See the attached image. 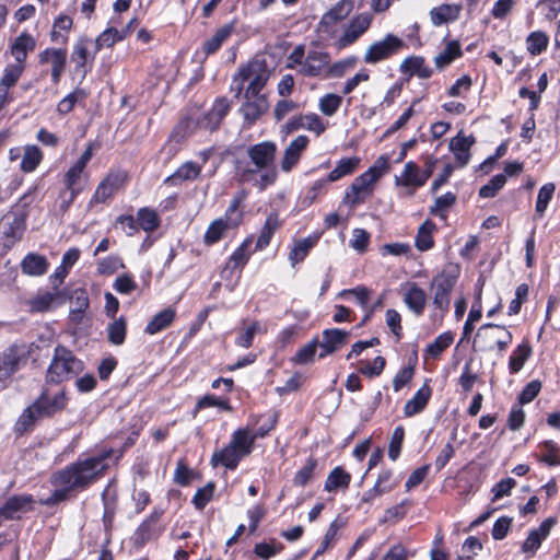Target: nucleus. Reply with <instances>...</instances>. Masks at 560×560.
<instances>
[{
    "mask_svg": "<svg viewBox=\"0 0 560 560\" xmlns=\"http://www.w3.org/2000/svg\"><path fill=\"white\" fill-rule=\"evenodd\" d=\"M112 452H104L96 456L78 460L55 472L51 483L55 491L46 499L40 500L43 505H55L68 499L70 492L82 490L96 481L107 469L105 460Z\"/></svg>",
    "mask_w": 560,
    "mask_h": 560,
    "instance_id": "nucleus-1",
    "label": "nucleus"
},
{
    "mask_svg": "<svg viewBox=\"0 0 560 560\" xmlns=\"http://www.w3.org/2000/svg\"><path fill=\"white\" fill-rule=\"evenodd\" d=\"M277 145L273 142H261L248 149L249 162L240 168V178L260 190L273 184L278 177L275 165Z\"/></svg>",
    "mask_w": 560,
    "mask_h": 560,
    "instance_id": "nucleus-2",
    "label": "nucleus"
},
{
    "mask_svg": "<svg viewBox=\"0 0 560 560\" xmlns=\"http://www.w3.org/2000/svg\"><path fill=\"white\" fill-rule=\"evenodd\" d=\"M276 63L272 55L268 52L256 55L248 63L242 66L233 77L231 90L238 97L245 90V98L260 95V90L268 81Z\"/></svg>",
    "mask_w": 560,
    "mask_h": 560,
    "instance_id": "nucleus-3",
    "label": "nucleus"
},
{
    "mask_svg": "<svg viewBox=\"0 0 560 560\" xmlns=\"http://www.w3.org/2000/svg\"><path fill=\"white\" fill-rule=\"evenodd\" d=\"M67 405L68 397L65 388L51 392L46 387L33 405L20 416L15 429L19 433H24L28 431L37 420L51 417L56 412L63 410Z\"/></svg>",
    "mask_w": 560,
    "mask_h": 560,
    "instance_id": "nucleus-4",
    "label": "nucleus"
},
{
    "mask_svg": "<svg viewBox=\"0 0 560 560\" xmlns=\"http://www.w3.org/2000/svg\"><path fill=\"white\" fill-rule=\"evenodd\" d=\"M83 370V362L69 349L59 345L55 348L51 362L47 369L46 382L48 384H59L74 377Z\"/></svg>",
    "mask_w": 560,
    "mask_h": 560,
    "instance_id": "nucleus-5",
    "label": "nucleus"
},
{
    "mask_svg": "<svg viewBox=\"0 0 560 560\" xmlns=\"http://www.w3.org/2000/svg\"><path fill=\"white\" fill-rule=\"evenodd\" d=\"M458 277V267L448 265L435 275L430 283V288L433 291L432 304L442 314L447 313L450 310L451 293L457 283Z\"/></svg>",
    "mask_w": 560,
    "mask_h": 560,
    "instance_id": "nucleus-6",
    "label": "nucleus"
},
{
    "mask_svg": "<svg viewBox=\"0 0 560 560\" xmlns=\"http://www.w3.org/2000/svg\"><path fill=\"white\" fill-rule=\"evenodd\" d=\"M405 47V43L398 36L388 33L382 39L373 42L365 50L363 61L376 65L390 59Z\"/></svg>",
    "mask_w": 560,
    "mask_h": 560,
    "instance_id": "nucleus-7",
    "label": "nucleus"
},
{
    "mask_svg": "<svg viewBox=\"0 0 560 560\" xmlns=\"http://www.w3.org/2000/svg\"><path fill=\"white\" fill-rule=\"evenodd\" d=\"M373 15L370 12H363L354 15L343 27L342 34L336 40L338 49H345L353 45L371 27Z\"/></svg>",
    "mask_w": 560,
    "mask_h": 560,
    "instance_id": "nucleus-8",
    "label": "nucleus"
},
{
    "mask_svg": "<svg viewBox=\"0 0 560 560\" xmlns=\"http://www.w3.org/2000/svg\"><path fill=\"white\" fill-rule=\"evenodd\" d=\"M375 183V176L366 172L362 173L354 178L351 186L346 190L343 202L350 207L364 203L372 196Z\"/></svg>",
    "mask_w": 560,
    "mask_h": 560,
    "instance_id": "nucleus-9",
    "label": "nucleus"
},
{
    "mask_svg": "<svg viewBox=\"0 0 560 560\" xmlns=\"http://www.w3.org/2000/svg\"><path fill=\"white\" fill-rule=\"evenodd\" d=\"M556 524V517H548L544 520L538 527L532 528L528 532L526 539L521 545V551L526 555L527 559L536 555L542 541L548 538Z\"/></svg>",
    "mask_w": 560,
    "mask_h": 560,
    "instance_id": "nucleus-10",
    "label": "nucleus"
},
{
    "mask_svg": "<svg viewBox=\"0 0 560 560\" xmlns=\"http://www.w3.org/2000/svg\"><path fill=\"white\" fill-rule=\"evenodd\" d=\"M91 39L80 38L73 46L70 60L74 63L73 73L80 78V82L84 80L91 69L95 51L91 54L89 50Z\"/></svg>",
    "mask_w": 560,
    "mask_h": 560,
    "instance_id": "nucleus-11",
    "label": "nucleus"
},
{
    "mask_svg": "<svg viewBox=\"0 0 560 560\" xmlns=\"http://www.w3.org/2000/svg\"><path fill=\"white\" fill-rule=\"evenodd\" d=\"M402 302L416 317L423 315L428 303V296L423 288L417 282H406L401 287Z\"/></svg>",
    "mask_w": 560,
    "mask_h": 560,
    "instance_id": "nucleus-12",
    "label": "nucleus"
},
{
    "mask_svg": "<svg viewBox=\"0 0 560 560\" xmlns=\"http://www.w3.org/2000/svg\"><path fill=\"white\" fill-rule=\"evenodd\" d=\"M26 215L27 213L24 206H15L3 215L1 224L4 228L3 233L7 237H11L14 241L22 237L25 230Z\"/></svg>",
    "mask_w": 560,
    "mask_h": 560,
    "instance_id": "nucleus-13",
    "label": "nucleus"
},
{
    "mask_svg": "<svg viewBox=\"0 0 560 560\" xmlns=\"http://www.w3.org/2000/svg\"><path fill=\"white\" fill-rule=\"evenodd\" d=\"M354 0H339L320 19L318 30L322 33H330L331 27L345 20L353 10Z\"/></svg>",
    "mask_w": 560,
    "mask_h": 560,
    "instance_id": "nucleus-14",
    "label": "nucleus"
},
{
    "mask_svg": "<svg viewBox=\"0 0 560 560\" xmlns=\"http://www.w3.org/2000/svg\"><path fill=\"white\" fill-rule=\"evenodd\" d=\"M126 179L125 172H109L98 184L92 200L97 203L105 202L125 184Z\"/></svg>",
    "mask_w": 560,
    "mask_h": 560,
    "instance_id": "nucleus-15",
    "label": "nucleus"
},
{
    "mask_svg": "<svg viewBox=\"0 0 560 560\" xmlns=\"http://www.w3.org/2000/svg\"><path fill=\"white\" fill-rule=\"evenodd\" d=\"M350 336L349 331L339 328L325 329L322 334V341L318 343L322 351L319 358H325L341 348Z\"/></svg>",
    "mask_w": 560,
    "mask_h": 560,
    "instance_id": "nucleus-16",
    "label": "nucleus"
},
{
    "mask_svg": "<svg viewBox=\"0 0 560 560\" xmlns=\"http://www.w3.org/2000/svg\"><path fill=\"white\" fill-rule=\"evenodd\" d=\"M230 110V103L226 98H218L212 108L198 119V126L202 129L213 131L219 128L222 119Z\"/></svg>",
    "mask_w": 560,
    "mask_h": 560,
    "instance_id": "nucleus-17",
    "label": "nucleus"
},
{
    "mask_svg": "<svg viewBox=\"0 0 560 560\" xmlns=\"http://www.w3.org/2000/svg\"><path fill=\"white\" fill-rule=\"evenodd\" d=\"M308 141L306 136L300 135L290 142L282 156V172H290L296 166L302 153L308 145Z\"/></svg>",
    "mask_w": 560,
    "mask_h": 560,
    "instance_id": "nucleus-18",
    "label": "nucleus"
},
{
    "mask_svg": "<svg viewBox=\"0 0 560 560\" xmlns=\"http://www.w3.org/2000/svg\"><path fill=\"white\" fill-rule=\"evenodd\" d=\"M429 179L428 174H422L420 167L412 161L405 164L400 176L395 177V184L404 187H422Z\"/></svg>",
    "mask_w": 560,
    "mask_h": 560,
    "instance_id": "nucleus-19",
    "label": "nucleus"
},
{
    "mask_svg": "<svg viewBox=\"0 0 560 560\" xmlns=\"http://www.w3.org/2000/svg\"><path fill=\"white\" fill-rule=\"evenodd\" d=\"M67 59L66 49L58 48H47L43 52L39 54V61L42 63L50 62L51 63V79L54 83H58L60 77L65 70Z\"/></svg>",
    "mask_w": 560,
    "mask_h": 560,
    "instance_id": "nucleus-20",
    "label": "nucleus"
},
{
    "mask_svg": "<svg viewBox=\"0 0 560 560\" xmlns=\"http://www.w3.org/2000/svg\"><path fill=\"white\" fill-rule=\"evenodd\" d=\"M329 62L330 56L328 52L312 50L302 65V72L308 77H318L328 67Z\"/></svg>",
    "mask_w": 560,
    "mask_h": 560,
    "instance_id": "nucleus-21",
    "label": "nucleus"
},
{
    "mask_svg": "<svg viewBox=\"0 0 560 560\" xmlns=\"http://www.w3.org/2000/svg\"><path fill=\"white\" fill-rule=\"evenodd\" d=\"M474 143L475 138L472 136L466 137L463 136L462 132L451 139L448 147L459 167H464L469 163L470 148Z\"/></svg>",
    "mask_w": 560,
    "mask_h": 560,
    "instance_id": "nucleus-22",
    "label": "nucleus"
},
{
    "mask_svg": "<svg viewBox=\"0 0 560 560\" xmlns=\"http://www.w3.org/2000/svg\"><path fill=\"white\" fill-rule=\"evenodd\" d=\"M432 396L431 387L424 383L416 394L405 404L404 415L413 417L424 410Z\"/></svg>",
    "mask_w": 560,
    "mask_h": 560,
    "instance_id": "nucleus-23",
    "label": "nucleus"
},
{
    "mask_svg": "<svg viewBox=\"0 0 560 560\" xmlns=\"http://www.w3.org/2000/svg\"><path fill=\"white\" fill-rule=\"evenodd\" d=\"M460 4L443 3L431 9L430 19L434 26H441L443 24L456 21L460 15Z\"/></svg>",
    "mask_w": 560,
    "mask_h": 560,
    "instance_id": "nucleus-24",
    "label": "nucleus"
},
{
    "mask_svg": "<svg viewBox=\"0 0 560 560\" xmlns=\"http://www.w3.org/2000/svg\"><path fill=\"white\" fill-rule=\"evenodd\" d=\"M269 103L265 95H256L245 98V103L241 108L244 119L248 124L255 122L260 115L267 112Z\"/></svg>",
    "mask_w": 560,
    "mask_h": 560,
    "instance_id": "nucleus-25",
    "label": "nucleus"
},
{
    "mask_svg": "<svg viewBox=\"0 0 560 560\" xmlns=\"http://www.w3.org/2000/svg\"><path fill=\"white\" fill-rule=\"evenodd\" d=\"M20 359L19 349L15 346L0 353V382L8 380L19 370Z\"/></svg>",
    "mask_w": 560,
    "mask_h": 560,
    "instance_id": "nucleus-26",
    "label": "nucleus"
},
{
    "mask_svg": "<svg viewBox=\"0 0 560 560\" xmlns=\"http://www.w3.org/2000/svg\"><path fill=\"white\" fill-rule=\"evenodd\" d=\"M399 70L409 77L417 75L420 79H429L433 74L432 68L425 63L422 56H410L402 60Z\"/></svg>",
    "mask_w": 560,
    "mask_h": 560,
    "instance_id": "nucleus-27",
    "label": "nucleus"
},
{
    "mask_svg": "<svg viewBox=\"0 0 560 560\" xmlns=\"http://www.w3.org/2000/svg\"><path fill=\"white\" fill-rule=\"evenodd\" d=\"M35 39L27 33L19 35L11 45V54L18 63L24 65L27 54L35 49Z\"/></svg>",
    "mask_w": 560,
    "mask_h": 560,
    "instance_id": "nucleus-28",
    "label": "nucleus"
},
{
    "mask_svg": "<svg viewBox=\"0 0 560 560\" xmlns=\"http://www.w3.org/2000/svg\"><path fill=\"white\" fill-rule=\"evenodd\" d=\"M21 269L28 276H42L48 269V261L43 255L30 253L23 258Z\"/></svg>",
    "mask_w": 560,
    "mask_h": 560,
    "instance_id": "nucleus-29",
    "label": "nucleus"
},
{
    "mask_svg": "<svg viewBox=\"0 0 560 560\" xmlns=\"http://www.w3.org/2000/svg\"><path fill=\"white\" fill-rule=\"evenodd\" d=\"M532 355V347L528 341L520 343L511 353L509 358V372L510 374H517L525 365L526 361Z\"/></svg>",
    "mask_w": 560,
    "mask_h": 560,
    "instance_id": "nucleus-30",
    "label": "nucleus"
},
{
    "mask_svg": "<svg viewBox=\"0 0 560 560\" xmlns=\"http://www.w3.org/2000/svg\"><path fill=\"white\" fill-rule=\"evenodd\" d=\"M351 482V475L341 466L335 467L327 476L324 490L335 492L338 489H347Z\"/></svg>",
    "mask_w": 560,
    "mask_h": 560,
    "instance_id": "nucleus-31",
    "label": "nucleus"
},
{
    "mask_svg": "<svg viewBox=\"0 0 560 560\" xmlns=\"http://www.w3.org/2000/svg\"><path fill=\"white\" fill-rule=\"evenodd\" d=\"M436 225L431 220H425L418 229L415 246L420 252H427L434 246L433 232Z\"/></svg>",
    "mask_w": 560,
    "mask_h": 560,
    "instance_id": "nucleus-32",
    "label": "nucleus"
},
{
    "mask_svg": "<svg viewBox=\"0 0 560 560\" xmlns=\"http://www.w3.org/2000/svg\"><path fill=\"white\" fill-rule=\"evenodd\" d=\"M244 457L236 448H234L231 444L225 446L223 450L215 452L212 455L211 463L213 466L218 464H222L229 469H235L238 462Z\"/></svg>",
    "mask_w": 560,
    "mask_h": 560,
    "instance_id": "nucleus-33",
    "label": "nucleus"
},
{
    "mask_svg": "<svg viewBox=\"0 0 560 560\" xmlns=\"http://www.w3.org/2000/svg\"><path fill=\"white\" fill-rule=\"evenodd\" d=\"M555 191L556 185L553 183H546L539 188L533 218L535 221L541 219L545 215L549 202L553 198Z\"/></svg>",
    "mask_w": 560,
    "mask_h": 560,
    "instance_id": "nucleus-34",
    "label": "nucleus"
},
{
    "mask_svg": "<svg viewBox=\"0 0 560 560\" xmlns=\"http://www.w3.org/2000/svg\"><path fill=\"white\" fill-rule=\"evenodd\" d=\"M176 315V312L172 307H167L161 312H159L156 315L153 316V318L148 323L145 327V332L149 335H154L163 329L167 328L174 320Z\"/></svg>",
    "mask_w": 560,
    "mask_h": 560,
    "instance_id": "nucleus-35",
    "label": "nucleus"
},
{
    "mask_svg": "<svg viewBox=\"0 0 560 560\" xmlns=\"http://www.w3.org/2000/svg\"><path fill=\"white\" fill-rule=\"evenodd\" d=\"M360 162L361 160L358 156L343 158L339 160L335 168L327 175L328 180L334 183L345 176L351 175L358 168Z\"/></svg>",
    "mask_w": 560,
    "mask_h": 560,
    "instance_id": "nucleus-36",
    "label": "nucleus"
},
{
    "mask_svg": "<svg viewBox=\"0 0 560 560\" xmlns=\"http://www.w3.org/2000/svg\"><path fill=\"white\" fill-rule=\"evenodd\" d=\"M317 240L318 237L308 236L294 242V245L289 253V260L293 267L305 259L310 250L317 243Z\"/></svg>",
    "mask_w": 560,
    "mask_h": 560,
    "instance_id": "nucleus-37",
    "label": "nucleus"
},
{
    "mask_svg": "<svg viewBox=\"0 0 560 560\" xmlns=\"http://www.w3.org/2000/svg\"><path fill=\"white\" fill-rule=\"evenodd\" d=\"M237 224V221H230L228 219L214 220L205 234V243L208 245L217 243L221 240L226 230L235 228Z\"/></svg>",
    "mask_w": 560,
    "mask_h": 560,
    "instance_id": "nucleus-38",
    "label": "nucleus"
},
{
    "mask_svg": "<svg viewBox=\"0 0 560 560\" xmlns=\"http://www.w3.org/2000/svg\"><path fill=\"white\" fill-rule=\"evenodd\" d=\"M462 48L458 40H450L443 51L434 57L435 67L440 70L451 65L462 56Z\"/></svg>",
    "mask_w": 560,
    "mask_h": 560,
    "instance_id": "nucleus-39",
    "label": "nucleus"
},
{
    "mask_svg": "<svg viewBox=\"0 0 560 560\" xmlns=\"http://www.w3.org/2000/svg\"><path fill=\"white\" fill-rule=\"evenodd\" d=\"M84 168L85 165L81 164L80 162H75L73 166H71L65 175V184L70 194L69 199L65 203L66 208H68L69 205L73 202V200L80 191L78 188H75V184L78 183Z\"/></svg>",
    "mask_w": 560,
    "mask_h": 560,
    "instance_id": "nucleus-40",
    "label": "nucleus"
},
{
    "mask_svg": "<svg viewBox=\"0 0 560 560\" xmlns=\"http://www.w3.org/2000/svg\"><path fill=\"white\" fill-rule=\"evenodd\" d=\"M454 341V336L451 331L440 334L433 342L429 343L424 350L427 357L438 359L443 351H445Z\"/></svg>",
    "mask_w": 560,
    "mask_h": 560,
    "instance_id": "nucleus-41",
    "label": "nucleus"
},
{
    "mask_svg": "<svg viewBox=\"0 0 560 560\" xmlns=\"http://www.w3.org/2000/svg\"><path fill=\"white\" fill-rule=\"evenodd\" d=\"M525 43L528 54L538 56L547 49L549 37L542 31H534L527 35Z\"/></svg>",
    "mask_w": 560,
    "mask_h": 560,
    "instance_id": "nucleus-42",
    "label": "nucleus"
},
{
    "mask_svg": "<svg viewBox=\"0 0 560 560\" xmlns=\"http://www.w3.org/2000/svg\"><path fill=\"white\" fill-rule=\"evenodd\" d=\"M255 439L247 429H240L234 432L229 444L246 456L250 453Z\"/></svg>",
    "mask_w": 560,
    "mask_h": 560,
    "instance_id": "nucleus-43",
    "label": "nucleus"
},
{
    "mask_svg": "<svg viewBox=\"0 0 560 560\" xmlns=\"http://www.w3.org/2000/svg\"><path fill=\"white\" fill-rule=\"evenodd\" d=\"M253 243L252 237H247L242 245L231 255L225 269H236L244 267L250 256L249 247Z\"/></svg>",
    "mask_w": 560,
    "mask_h": 560,
    "instance_id": "nucleus-44",
    "label": "nucleus"
},
{
    "mask_svg": "<svg viewBox=\"0 0 560 560\" xmlns=\"http://www.w3.org/2000/svg\"><path fill=\"white\" fill-rule=\"evenodd\" d=\"M43 153L36 145H26L21 162V170L25 173L33 172L42 162Z\"/></svg>",
    "mask_w": 560,
    "mask_h": 560,
    "instance_id": "nucleus-45",
    "label": "nucleus"
},
{
    "mask_svg": "<svg viewBox=\"0 0 560 560\" xmlns=\"http://www.w3.org/2000/svg\"><path fill=\"white\" fill-rule=\"evenodd\" d=\"M343 526V522L340 518L332 521L320 542L318 548L313 555L312 560H315L318 556L323 555L328 548H330L336 541L339 529Z\"/></svg>",
    "mask_w": 560,
    "mask_h": 560,
    "instance_id": "nucleus-46",
    "label": "nucleus"
},
{
    "mask_svg": "<svg viewBox=\"0 0 560 560\" xmlns=\"http://www.w3.org/2000/svg\"><path fill=\"white\" fill-rule=\"evenodd\" d=\"M386 365L385 358L377 355L372 362L361 360L358 362L357 370L364 376L370 378L380 376Z\"/></svg>",
    "mask_w": 560,
    "mask_h": 560,
    "instance_id": "nucleus-47",
    "label": "nucleus"
},
{
    "mask_svg": "<svg viewBox=\"0 0 560 560\" xmlns=\"http://www.w3.org/2000/svg\"><path fill=\"white\" fill-rule=\"evenodd\" d=\"M232 33V26L224 25L223 27L217 30L213 36L207 39L203 44V52L208 55L214 54L221 45L228 39V37Z\"/></svg>",
    "mask_w": 560,
    "mask_h": 560,
    "instance_id": "nucleus-48",
    "label": "nucleus"
},
{
    "mask_svg": "<svg viewBox=\"0 0 560 560\" xmlns=\"http://www.w3.org/2000/svg\"><path fill=\"white\" fill-rule=\"evenodd\" d=\"M200 174V166L194 162H186L178 170L167 177L166 182L177 184L183 180H194Z\"/></svg>",
    "mask_w": 560,
    "mask_h": 560,
    "instance_id": "nucleus-49",
    "label": "nucleus"
},
{
    "mask_svg": "<svg viewBox=\"0 0 560 560\" xmlns=\"http://www.w3.org/2000/svg\"><path fill=\"white\" fill-rule=\"evenodd\" d=\"M279 226V218H278V214L277 213H271L267 220H266V223L264 225V228L261 229V232L257 238V243H256V249H262L264 247H266L273 233L277 231Z\"/></svg>",
    "mask_w": 560,
    "mask_h": 560,
    "instance_id": "nucleus-50",
    "label": "nucleus"
},
{
    "mask_svg": "<svg viewBox=\"0 0 560 560\" xmlns=\"http://www.w3.org/2000/svg\"><path fill=\"white\" fill-rule=\"evenodd\" d=\"M127 36V31L110 27L104 31L95 40V52H97L102 47H112L117 42L122 40Z\"/></svg>",
    "mask_w": 560,
    "mask_h": 560,
    "instance_id": "nucleus-51",
    "label": "nucleus"
},
{
    "mask_svg": "<svg viewBox=\"0 0 560 560\" xmlns=\"http://www.w3.org/2000/svg\"><path fill=\"white\" fill-rule=\"evenodd\" d=\"M317 465V459L310 456L305 464L296 471L293 478V483L300 487L305 486L313 478Z\"/></svg>",
    "mask_w": 560,
    "mask_h": 560,
    "instance_id": "nucleus-52",
    "label": "nucleus"
},
{
    "mask_svg": "<svg viewBox=\"0 0 560 560\" xmlns=\"http://www.w3.org/2000/svg\"><path fill=\"white\" fill-rule=\"evenodd\" d=\"M137 221L140 228L147 232L154 231L160 224L158 213L148 208H141L138 211Z\"/></svg>",
    "mask_w": 560,
    "mask_h": 560,
    "instance_id": "nucleus-53",
    "label": "nucleus"
},
{
    "mask_svg": "<svg viewBox=\"0 0 560 560\" xmlns=\"http://www.w3.org/2000/svg\"><path fill=\"white\" fill-rule=\"evenodd\" d=\"M341 104H342V97L340 95L334 94V93H328L319 98L318 107H319V110L325 116H332L338 112Z\"/></svg>",
    "mask_w": 560,
    "mask_h": 560,
    "instance_id": "nucleus-54",
    "label": "nucleus"
},
{
    "mask_svg": "<svg viewBox=\"0 0 560 560\" xmlns=\"http://www.w3.org/2000/svg\"><path fill=\"white\" fill-rule=\"evenodd\" d=\"M126 320L122 317L115 319L107 328L108 340L116 346L122 345L126 337Z\"/></svg>",
    "mask_w": 560,
    "mask_h": 560,
    "instance_id": "nucleus-55",
    "label": "nucleus"
},
{
    "mask_svg": "<svg viewBox=\"0 0 560 560\" xmlns=\"http://www.w3.org/2000/svg\"><path fill=\"white\" fill-rule=\"evenodd\" d=\"M505 183V175L497 174L486 185L480 187L479 196L481 198H493L504 187Z\"/></svg>",
    "mask_w": 560,
    "mask_h": 560,
    "instance_id": "nucleus-56",
    "label": "nucleus"
},
{
    "mask_svg": "<svg viewBox=\"0 0 560 560\" xmlns=\"http://www.w3.org/2000/svg\"><path fill=\"white\" fill-rule=\"evenodd\" d=\"M540 446L545 450V453L540 455L539 462L545 463L548 466L560 465V459L558 457L559 446L555 441L546 440L540 443Z\"/></svg>",
    "mask_w": 560,
    "mask_h": 560,
    "instance_id": "nucleus-57",
    "label": "nucleus"
},
{
    "mask_svg": "<svg viewBox=\"0 0 560 560\" xmlns=\"http://www.w3.org/2000/svg\"><path fill=\"white\" fill-rule=\"evenodd\" d=\"M404 439H405L404 427L402 425L396 427L393 431V434H392V438L389 441V445H388V457L394 462L397 460L400 455Z\"/></svg>",
    "mask_w": 560,
    "mask_h": 560,
    "instance_id": "nucleus-58",
    "label": "nucleus"
},
{
    "mask_svg": "<svg viewBox=\"0 0 560 560\" xmlns=\"http://www.w3.org/2000/svg\"><path fill=\"white\" fill-rule=\"evenodd\" d=\"M488 329H495V330L501 331V335L495 339V345H497L499 351H504L511 345L513 336H512L511 331L508 330L504 326L487 323L480 327L479 334L482 330H488Z\"/></svg>",
    "mask_w": 560,
    "mask_h": 560,
    "instance_id": "nucleus-59",
    "label": "nucleus"
},
{
    "mask_svg": "<svg viewBox=\"0 0 560 560\" xmlns=\"http://www.w3.org/2000/svg\"><path fill=\"white\" fill-rule=\"evenodd\" d=\"M86 92L83 89H75L73 92L63 97L57 106L60 114H68L72 110L77 102L86 97Z\"/></svg>",
    "mask_w": 560,
    "mask_h": 560,
    "instance_id": "nucleus-60",
    "label": "nucleus"
},
{
    "mask_svg": "<svg viewBox=\"0 0 560 560\" xmlns=\"http://www.w3.org/2000/svg\"><path fill=\"white\" fill-rule=\"evenodd\" d=\"M72 27V19L68 15H59L54 23L52 31L50 33V37L52 42H62L67 40V36L61 34V31L68 32Z\"/></svg>",
    "mask_w": 560,
    "mask_h": 560,
    "instance_id": "nucleus-61",
    "label": "nucleus"
},
{
    "mask_svg": "<svg viewBox=\"0 0 560 560\" xmlns=\"http://www.w3.org/2000/svg\"><path fill=\"white\" fill-rule=\"evenodd\" d=\"M317 347L318 342L316 339L310 341L295 353V355L292 358V361L296 364H307L313 362Z\"/></svg>",
    "mask_w": 560,
    "mask_h": 560,
    "instance_id": "nucleus-62",
    "label": "nucleus"
},
{
    "mask_svg": "<svg viewBox=\"0 0 560 560\" xmlns=\"http://www.w3.org/2000/svg\"><path fill=\"white\" fill-rule=\"evenodd\" d=\"M397 486V481L393 478L392 469H382L377 476L374 487L383 494L390 492Z\"/></svg>",
    "mask_w": 560,
    "mask_h": 560,
    "instance_id": "nucleus-63",
    "label": "nucleus"
},
{
    "mask_svg": "<svg viewBox=\"0 0 560 560\" xmlns=\"http://www.w3.org/2000/svg\"><path fill=\"white\" fill-rule=\"evenodd\" d=\"M541 383L538 380L530 381L522 389L517 397V404L523 406L532 402L540 393Z\"/></svg>",
    "mask_w": 560,
    "mask_h": 560,
    "instance_id": "nucleus-64",
    "label": "nucleus"
}]
</instances>
